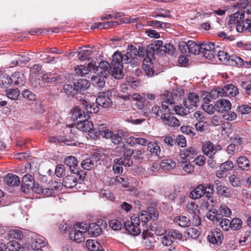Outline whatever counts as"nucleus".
<instances>
[{"label": "nucleus", "instance_id": "nucleus-42", "mask_svg": "<svg viewBox=\"0 0 251 251\" xmlns=\"http://www.w3.org/2000/svg\"><path fill=\"white\" fill-rule=\"evenodd\" d=\"M217 193L219 195L224 196L227 198H230L232 196V192L230 188L225 185H220L216 187Z\"/></svg>", "mask_w": 251, "mask_h": 251}, {"label": "nucleus", "instance_id": "nucleus-49", "mask_svg": "<svg viewBox=\"0 0 251 251\" xmlns=\"http://www.w3.org/2000/svg\"><path fill=\"white\" fill-rule=\"evenodd\" d=\"M219 215L221 216V219L223 216L229 217L231 214V210L226 205L222 204L220 206L218 210H217Z\"/></svg>", "mask_w": 251, "mask_h": 251}, {"label": "nucleus", "instance_id": "nucleus-26", "mask_svg": "<svg viewBox=\"0 0 251 251\" xmlns=\"http://www.w3.org/2000/svg\"><path fill=\"white\" fill-rule=\"evenodd\" d=\"M4 182L8 186L14 187L20 184V178L13 174H8L4 177Z\"/></svg>", "mask_w": 251, "mask_h": 251}, {"label": "nucleus", "instance_id": "nucleus-1", "mask_svg": "<svg viewBox=\"0 0 251 251\" xmlns=\"http://www.w3.org/2000/svg\"><path fill=\"white\" fill-rule=\"evenodd\" d=\"M75 127L81 131L89 132L90 136L94 139L100 138V136H101L106 139H110L115 145L119 144L122 140L119 134H114L105 124H102L94 128L93 123L86 120V118L77 121Z\"/></svg>", "mask_w": 251, "mask_h": 251}, {"label": "nucleus", "instance_id": "nucleus-33", "mask_svg": "<svg viewBox=\"0 0 251 251\" xmlns=\"http://www.w3.org/2000/svg\"><path fill=\"white\" fill-rule=\"evenodd\" d=\"M23 236V232L20 229H12L8 231L5 238L8 240L11 239L21 240Z\"/></svg>", "mask_w": 251, "mask_h": 251}, {"label": "nucleus", "instance_id": "nucleus-45", "mask_svg": "<svg viewBox=\"0 0 251 251\" xmlns=\"http://www.w3.org/2000/svg\"><path fill=\"white\" fill-rule=\"evenodd\" d=\"M217 50L216 54L218 59L224 64L227 65L230 55L226 52L221 50L220 48H219Z\"/></svg>", "mask_w": 251, "mask_h": 251}, {"label": "nucleus", "instance_id": "nucleus-15", "mask_svg": "<svg viewBox=\"0 0 251 251\" xmlns=\"http://www.w3.org/2000/svg\"><path fill=\"white\" fill-rule=\"evenodd\" d=\"M200 101L199 96L195 93H190L188 98L183 100L185 106L188 109H192L193 107H197Z\"/></svg>", "mask_w": 251, "mask_h": 251}, {"label": "nucleus", "instance_id": "nucleus-24", "mask_svg": "<svg viewBox=\"0 0 251 251\" xmlns=\"http://www.w3.org/2000/svg\"><path fill=\"white\" fill-rule=\"evenodd\" d=\"M77 180L79 181L76 176L68 175L63 178L62 184L66 188L71 189L76 185Z\"/></svg>", "mask_w": 251, "mask_h": 251}, {"label": "nucleus", "instance_id": "nucleus-55", "mask_svg": "<svg viewBox=\"0 0 251 251\" xmlns=\"http://www.w3.org/2000/svg\"><path fill=\"white\" fill-rule=\"evenodd\" d=\"M188 212L191 216L200 213L198 206L194 202H191L187 205Z\"/></svg>", "mask_w": 251, "mask_h": 251}, {"label": "nucleus", "instance_id": "nucleus-2", "mask_svg": "<svg viewBox=\"0 0 251 251\" xmlns=\"http://www.w3.org/2000/svg\"><path fill=\"white\" fill-rule=\"evenodd\" d=\"M165 99L162 102L161 107L157 105L152 107V113L156 117L160 116L161 119L164 125L170 127H178L180 126L179 121L173 116L174 113L171 112L169 105L174 102V96L172 93L166 91L164 93Z\"/></svg>", "mask_w": 251, "mask_h": 251}, {"label": "nucleus", "instance_id": "nucleus-14", "mask_svg": "<svg viewBox=\"0 0 251 251\" xmlns=\"http://www.w3.org/2000/svg\"><path fill=\"white\" fill-rule=\"evenodd\" d=\"M108 92H102L99 93L96 99V103L103 108H109L112 105V101L109 98Z\"/></svg>", "mask_w": 251, "mask_h": 251}, {"label": "nucleus", "instance_id": "nucleus-16", "mask_svg": "<svg viewBox=\"0 0 251 251\" xmlns=\"http://www.w3.org/2000/svg\"><path fill=\"white\" fill-rule=\"evenodd\" d=\"M209 242L213 244H221L223 240V235L221 230L216 228L212 229L210 234L208 235Z\"/></svg>", "mask_w": 251, "mask_h": 251}, {"label": "nucleus", "instance_id": "nucleus-41", "mask_svg": "<svg viewBox=\"0 0 251 251\" xmlns=\"http://www.w3.org/2000/svg\"><path fill=\"white\" fill-rule=\"evenodd\" d=\"M176 166L175 161L171 158H165L160 163L161 168L164 170H170L174 168Z\"/></svg>", "mask_w": 251, "mask_h": 251}, {"label": "nucleus", "instance_id": "nucleus-22", "mask_svg": "<svg viewBox=\"0 0 251 251\" xmlns=\"http://www.w3.org/2000/svg\"><path fill=\"white\" fill-rule=\"evenodd\" d=\"M147 150L152 156L160 157L161 151L160 146L157 141L149 142L147 146Z\"/></svg>", "mask_w": 251, "mask_h": 251}, {"label": "nucleus", "instance_id": "nucleus-44", "mask_svg": "<svg viewBox=\"0 0 251 251\" xmlns=\"http://www.w3.org/2000/svg\"><path fill=\"white\" fill-rule=\"evenodd\" d=\"M206 217L209 220L215 222H218L221 219V216L219 215L218 211L216 209H209Z\"/></svg>", "mask_w": 251, "mask_h": 251}, {"label": "nucleus", "instance_id": "nucleus-17", "mask_svg": "<svg viewBox=\"0 0 251 251\" xmlns=\"http://www.w3.org/2000/svg\"><path fill=\"white\" fill-rule=\"evenodd\" d=\"M125 100H135V105L139 109H143L144 108L145 98L138 93H134L132 95H127L122 96Z\"/></svg>", "mask_w": 251, "mask_h": 251}, {"label": "nucleus", "instance_id": "nucleus-8", "mask_svg": "<svg viewBox=\"0 0 251 251\" xmlns=\"http://www.w3.org/2000/svg\"><path fill=\"white\" fill-rule=\"evenodd\" d=\"M124 227L127 233L133 236H137L141 232L138 220L134 218V216L131 217L130 221H127L124 223Z\"/></svg>", "mask_w": 251, "mask_h": 251}, {"label": "nucleus", "instance_id": "nucleus-52", "mask_svg": "<svg viewBox=\"0 0 251 251\" xmlns=\"http://www.w3.org/2000/svg\"><path fill=\"white\" fill-rule=\"evenodd\" d=\"M6 94L8 98L16 100L18 99L20 95V91L18 88L9 89L6 90Z\"/></svg>", "mask_w": 251, "mask_h": 251}, {"label": "nucleus", "instance_id": "nucleus-28", "mask_svg": "<svg viewBox=\"0 0 251 251\" xmlns=\"http://www.w3.org/2000/svg\"><path fill=\"white\" fill-rule=\"evenodd\" d=\"M227 65L236 66L238 67H246L245 61H244L240 57H239L235 54L230 55Z\"/></svg>", "mask_w": 251, "mask_h": 251}, {"label": "nucleus", "instance_id": "nucleus-51", "mask_svg": "<svg viewBox=\"0 0 251 251\" xmlns=\"http://www.w3.org/2000/svg\"><path fill=\"white\" fill-rule=\"evenodd\" d=\"M164 142L169 147H173L176 145V141L174 135H167L163 137Z\"/></svg>", "mask_w": 251, "mask_h": 251}, {"label": "nucleus", "instance_id": "nucleus-13", "mask_svg": "<svg viewBox=\"0 0 251 251\" xmlns=\"http://www.w3.org/2000/svg\"><path fill=\"white\" fill-rule=\"evenodd\" d=\"M219 91V94H222V96H226L229 98L235 97L239 94L238 89L233 84H230L225 86L223 88L217 89Z\"/></svg>", "mask_w": 251, "mask_h": 251}, {"label": "nucleus", "instance_id": "nucleus-59", "mask_svg": "<svg viewBox=\"0 0 251 251\" xmlns=\"http://www.w3.org/2000/svg\"><path fill=\"white\" fill-rule=\"evenodd\" d=\"M236 110L239 115L248 114L251 112V107L249 105H241L238 106Z\"/></svg>", "mask_w": 251, "mask_h": 251}, {"label": "nucleus", "instance_id": "nucleus-34", "mask_svg": "<svg viewBox=\"0 0 251 251\" xmlns=\"http://www.w3.org/2000/svg\"><path fill=\"white\" fill-rule=\"evenodd\" d=\"M237 163L238 168L241 170L248 171L250 169V161L246 156L239 157L237 159Z\"/></svg>", "mask_w": 251, "mask_h": 251}, {"label": "nucleus", "instance_id": "nucleus-27", "mask_svg": "<svg viewBox=\"0 0 251 251\" xmlns=\"http://www.w3.org/2000/svg\"><path fill=\"white\" fill-rule=\"evenodd\" d=\"M71 119L73 121H77L78 119L83 120L86 118L85 112L79 106H75L72 110Z\"/></svg>", "mask_w": 251, "mask_h": 251}, {"label": "nucleus", "instance_id": "nucleus-60", "mask_svg": "<svg viewBox=\"0 0 251 251\" xmlns=\"http://www.w3.org/2000/svg\"><path fill=\"white\" fill-rule=\"evenodd\" d=\"M22 96L25 99H26L28 100H35L37 99L36 95L32 92L25 89L22 92Z\"/></svg>", "mask_w": 251, "mask_h": 251}, {"label": "nucleus", "instance_id": "nucleus-20", "mask_svg": "<svg viewBox=\"0 0 251 251\" xmlns=\"http://www.w3.org/2000/svg\"><path fill=\"white\" fill-rule=\"evenodd\" d=\"M219 91L217 89L213 90L211 92H205L202 95L203 103L202 104H208L209 102L211 101L212 99H216L219 96H222V94H219Z\"/></svg>", "mask_w": 251, "mask_h": 251}, {"label": "nucleus", "instance_id": "nucleus-9", "mask_svg": "<svg viewBox=\"0 0 251 251\" xmlns=\"http://www.w3.org/2000/svg\"><path fill=\"white\" fill-rule=\"evenodd\" d=\"M154 58L153 53L151 51L147 52V57L143 61L142 68L145 75L148 77H152L154 75L155 71L151 58Z\"/></svg>", "mask_w": 251, "mask_h": 251}, {"label": "nucleus", "instance_id": "nucleus-21", "mask_svg": "<svg viewBox=\"0 0 251 251\" xmlns=\"http://www.w3.org/2000/svg\"><path fill=\"white\" fill-rule=\"evenodd\" d=\"M215 106L217 110L223 112L229 111L231 109V104L229 100L222 99L216 101Z\"/></svg>", "mask_w": 251, "mask_h": 251}, {"label": "nucleus", "instance_id": "nucleus-64", "mask_svg": "<svg viewBox=\"0 0 251 251\" xmlns=\"http://www.w3.org/2000/svg\"><path fill=\"white\" fill-rule=\"evenodd\" d=\"M169 236L173 239L181 240L182 238V235L181 233L176 229H171L168 231Z\"/></svg>", "mask_w": 251, "mask_h": 251}, {"label": "nucleus", "instance_id": "nucleus-6", "mask_svg": "<svg viewBox=\"0 0 251 251\" xmlns=\"http://www.w3.org/2000/svg\"><path fill=\"white\" fill-rule=\"evenodd\" d=\"M134 216V218L138 220V222L140 225L141 222L143 226L146 225L150 220H155L159 216L157 210L153 207L148 208L147 210H142L138 215V216Z\"/></svg>", "mask_w": 251, "mask_h": 251}, {"label": "nucleus", "instance_id": "nucleus-58", "mask_svg": "<svg viewBox=\"0 0 251 251\" xmlns=\"http://www.w3.org/2000/svg\"><path fill=\"white\" fill-rule=\"evenodd\" d=\"M21 248V244L16 241H10L7 244L5 249L9 251H18Z\"/></svg>", "mask_w": 251, "mask_h": 251}, {"label": "nucleus", "instance_id": "nucleus-25", "mask_svg": "<svg viewBox=\"0 0 251 251\" xmlns=\"http://www.w3.org/2000/svg\"><path fill=\"white\" fill-rule=\"evenodd\" d=\"M94 67V63L92 62L89 63L87 66L83 65H77L75 68L76 73L80 76H86L88 75L89 72L93 71V67Z\"/></svg>", "mask_w": 251, "mask_h": 251}, {"label": "nucleus", "instance_id": "nucleus-56", "mask_svg": "<svg viewBox=\"0 0 251 251\" xmlns=\"http://www.w3.org/2000/svg\"><path fill=\"white\" fill-rule=\"evenodd\" d=\"M228 180L231 185L234 187L240 186L242 182L240 178L235 175L229 176Z\"/></svg>", "mask_w": 251, "mask_h": 251}, {"label": "nucleus", "instance_id": "nucleus-30", "mask_svg": "<svg viewBox=\"0 0 251 251\" xmlns=\"http://www.w3.org/2000/svg\"><path fill=\"white\" fill-rule=\"evenodd\" d=\"M70 135L69 136V138H67L66 136L65 137H52L50 138V142H52L55 143H64L65 144L67 145H70V142L73 141L74 138V134L70 132Z\"/></svg>", "mask_w": 251, "mask_h": 251}, {"label": "nucleus", "instance_id": "nucleus-47", "mask_svg": "<svg viewBox=\"0 0 251 251\" xmlns=\"http://www.w3.org/2000/svg\"><path fill=\"white\" fill-rule=\"evenodd\" d=\"M59 79V76L54 73L50 72L44 74L42 76L43 81H45L47 83L53 82Z\"/></svg>", "mask_w": 251, "mask_h": 251}, {"label": "nucleus", "instance_id": "nucleus-7", "mask_svg": "<svg viewBox=\"0 0 251 251\" xmlns=\"http://www.w3.org/2000/svg\"><path fill=\"white\" fill-rule=\"evenodd\" d=\"M219 43L203 42L201 44V52L203 56L208 59L214 58L217 50L221 48Z\"/></svg>", "mask_w": 251, "mask_h": 251}, {"label": "nucleus", "instance_id": "nucleus-50", "mask_svg": "<svg viewBox=\"0 0 251 251\" xmlns=\"http://www.w3.org/2000/svg\"><path fill=\"white\" fill-rule=\"evenodd\" d=\"M147 25L149 26L160 28L168 27L170 25L169 23L156 20H149L147 22Z\"/></svg>", "mask_w": 251, "mask_h": 251}, {"label": "nucleus", "instance_id": "nucleus-4", "mask_svg": "<svg viewBox=\"0 0 251 251\" xmlns=\"http://www.w3.org/2000/svg\"><path fill=\"white\" fill-rule=\"evenodd\" d=\"M122 54L119 51L115 52L112 55V60L110 63L111 74L116 79L122 78L123 72Z\"/></svg>", "mask_w": 251, "mask_h": 251}, {"label": "nucleus", "instance_id": "nucleus-37", "mask_svg": "<svg viewBox=\"0 0 251 251\" xmlns=\"http://www.w3.org/2000/svg\"><path fill=\"white\" fill-rule=\"evenodd\" d=\"M92 53L91 49L88 47H85L84 48H80L78 51V58L81 60H87Z\"/></svg>", "mask_w": 251, "mask_h": 251}, {"label": "nucleus", "instance_id": "nucleus-57", "mask_svg": "<svg viewBox=\"0 0 251 251\" xmlns=\"http://www.w3.org/2000/svg\"><path fill=\"white\" fill-rule=\"evenodd\" d=\"M92 84L99 87V88H103L105 85V81L103 77L100 76H92Z\"/></svg>", "mask_w": 251, "mask_h": 251}, {"label": "nucleus", "instance_id": "nucleus-3", "mask_svg": "<svg viewBox=\"0 0 251 251\" xmlns=\"http://www.w3.org/2000/svg\"><path fill=\"white\" fill-rule=\"evenodd\" d=\"M213 194V185L211 184L205 185L203 184L199 185L196 188L194 189L190 194V197L192 199H198L201 198L204 195L210 200V202H213V200L211 199Z\"/></svg>", "mask_w": 251, "mask_h": 251}, {"label": "nucleus", "instance_id": "nucleus-38", "mask_svg": "<svg viewBox=\"0 0 251 251\" xmlns=\"http://www.w3.org/2000/svg\"><path fill=\"white\" fill-rule=\"evenodd\" d=\"M128 143L131 146L138 144L142 146H148L149 141L146 138L141 137H130L127 140Z\"/></svg>", "mask_w": 251, "mask_h": 251}, {"label": "nucleus", "instance_id": "nucleus-46", "mask_svg": "<svg viewBox=\"0 0 251 251\" xmlns=\"http://www.w3.org/2000/svg\"><path fill=\"white\" fill-rule=\"evenodd\" d=\"M124 223L121 219H112L109 222V226L113 230H118L122 228Z\"/></svg>", "mask_w": 251, "mask_h": 251}, {"label": "nucleus", "instance_id": "nucleus-39", "mask_svg": "<svg viewBox=\"0 0 251 251\" xmlns=\"http://www.w3.org/2000/svg\"><path fill=\"white\" fill-rule=\"evenodd\" d=\"M187 46H188L190 55L191 54H199L201 52V45L197 44L195 42L189 40L187 42ZM187 48H188V47Z\"/></svg>", "mask_w": 251, "mask_h": 251}, {"label": "nucleus", "instance_id": "nucleus-23", "mask_svg": "<svg viewBox=\"0 0 251 251\" xmlns=\"http://www.w3.org/2000/svg\"><path fill=\"white\" fill-rule=\"evenodd\" d=\"M74 86L76 92L81 93L89 87L90 83L86 79H78L77 82L74 83Z\"/></svg>", "mask_w": 251, "mask_h": 251}, {"label": "nucleus", "instance_id": "nucleus-62", "mask_svg": "<svg viewBox=\"0 0 251 251\" xmlns=\"http://www.w3.org/2000/svg\"><path fill=\"white\" fill-rule=\"evenodd\" d=\"M242 220L238 218H235L230 221L231 228L234 230H237L242 227Z\"/></svg>", "mask_w": 251, "mask_h": 251}, {"label": "nucleus", "instance_id": "nucleus-35", "mask_svg": "<svg viewBox=\"0 0 251 251\" xmlns=\"http://www.w3.org/2000/svg\"><path fill=\"white\" fill-rule=\"evenodd\" d=\"M69 237L72 240L76 243H81L85 240V234L79 232L76 229H73L69 233Z\"/></svg>", "mask_w": 251, "mask_h": 251}, {"label": "nucleus", "instance_id": "nucleus-63", "mask_svg": "<svg viewBox=\"0 0 251 251\" xmlns=\"http://www.w3.org/2000/svg\"><path fill=\"white\" fill-rule=\"evenodd\" d=\"M180 131L187 135H189L190 137H194L196 133L194 131V128L189 126H182L180 127Z\"/></svg>", "mask_w": 251, "mask_h": 251}, {"label": "nucleus", "instance_id": "nucleus-43", "mask_svg": "<svg viewBox=\"0 0 251 251\" xmlns=\"http://www.w3.org/2000/svg\"><path fill=\"white\" fill-rule=\"evenodd\" d=\"M12 83L11 78L5 74H0V87L7 88Z\"/></svg>", "mask_w": 251, "mask_h": 251}, {"label": "nucleus", "instance_id": "nucleus-19", "mask_svg": "<svg viewBox=\"0 0 251 251\" xmlns=\"http://www.w3.org/2000/svg\"><path fill=\"white\" fill-rule=\"evenodd\" d=\"M197 155V151L195 148L189 147L180 151V157L183 159L189 160L193 158Z\"/></svg>", "mask_w": 251, "mask_h": 251}, {"label": "nucleus", "instance_id": "nucleus-53", "mask_svg": "<svg viewBox=\"0 0 251 251\" xmlns=\"http://www.w3.org/2000/svg\"><path fill=\"white\" fill-rule=\"evenodd\" d=\"M47 241L46 239L43 237H39L36 238L32 243V247L33 248H40L44 247L46 245Z\"/></svg>", "mask_w": 251, "mask_h": 251}, {"label": "nucleus", "instance_id": "nucleus-40", "mask_svg": "<svg viewBox=\"0 0 251 251\" xmlns=\"http://www.w3.org/2000/svg\"><path fill=\"white\" fill-rule=\"evenodd\" d=\"M174 221L182 227L189 226L191 224V220L186 216L180 215L176 217Z\"/></svg>", "mask_w": 251, "mask_h": 251}, {"label": "nucleus", "instance_id": "nucleus-10", "mask_svg": "<svg viewBox=\"0 0 251 251\" xmlns=\"http://www.w3.org/2000/svg\"><path fill=\"white\" fill-rule=\"evenodd\" d=\"M101 157L100 153L95 152L89 158L82 160L81 162V166L84 170H91L94 167V162H97L100 159Z\"/></svg>", "mask_w": 251, "mask_h": 251}, {"label": "nucleus", "instance_id": "nucleus-32", "mask_svg": "<svg viewBox=\"0 0 251 251\" xmlns=\"http://www.w3.org/2000/svg\"><path fill=\"white\" fill-rule=\"evenodd\" d=\"M88 232L91 236L97 237L101 233L102 228L96 223H91L89 225Z\"/></svg>", "mask_w": 251, "mask_h": 251}, {"label": "nucleus", "instance_id": "nucleus-36", "mask_svg": "<svg viewBox=\"0 0 251 251\" xmlns=\"http://www.w3.org/2000/svg\"><path fill=\"white\" fill-rule=\"evenodd\" d=\"M86 247L90 251H103L101 245L95 240H88Z\"/></svg>", "mask_w": 251, "mask_h": 251}, {"label": "nucleus", "instance_id": "nucleus-54", "mask_svg": "<svg viewBox=\"0 0 251 251\" xmlns=\"http://www.w3.org/2000/svg\"><path fill=\"white\" fill-rule=\"evenodd\" d=\"M244 18V12H235L232 16H231L230 18V21L231 22H233L235 24H238L239 23L242 22V20Z\"/></svg>", "mask_w": 251, "mask_h": 251}, {"label": "nucleus", "instance_id": "nucleus-61", "mask_svg": "<svg viewBox=\"0 0 251 251\" xmlns=\"http://www.w3.org/2000/svg\"><path fill=\"white\" fill-rule=\"evenodd\" d=\"M30 81L31 85L37 90L40 89L43 86L42 80L39 78L32 77Z\"/></svg>", "mask_w": 251, "mask_h": 251}, {"label": "nucleus", "instance_id": "nucleus-11", "mask_svg": "<svg viewBox=\"0 0 251 251\" xmlns=\"http://www.w3.org/2000/svg\"><path fill=\"white\" fill-rule=\"evenodd\" d=\"M93 72L98 75L100 74L101 76L107 75V73L111 74L110 64H109L106 61H102L100 62L99 66H97L94 63Z\"/></svg>", "mask_w": 251, "mask_h": 251}, {"label": "nucleus", "instance_id": "nucleus-12", "mask_svg": "<svg viewBox=\"0 0 251 251\" xmlns=\"http://www.w3.org/2000/svg\"><path fill=\"white\" fill-rule=\"evenodd\" d=\"M115 164L113 165L112 169L115 174H120L123 173V169L122 165L125 167H130L133 164L131 160L123 159L122 158L114 160Z\"/></svg>", "mask_w": 251, "mask_h": 251}, {"label": "nucleus", "instance_id": "nucleus-18", "mask_svg": "<svg viewBox=\"0 0 251 251\" xmlns=\"http://www.w3.org/2000/svg\"><path fill=\"white\" fill-rule=\"evenodd\" d=\"M202 151L205 155L209 157H213L217 152L216 148H214V144L210 141H206L202 143Z\"/></svg>", "mask_w": 251, "mask_h": 251}, {"label": "nucleus", "instance_id": "nucleus-29", "mask_svg": "<svg viewBox=\"0 0 251 251\" xmlns=\"http://www.w3.org/2000/svg\"><path fill=\"white\" fill-rule=\"evenodd\" d=\"M11 79L12 83L16 85L23 86L26 81V79L24 75L20 72H15L12 75Z\"/></svg>", "mask_w": 251, "mask_h": 251}, {"label": "nucleus", "instance_id": "nucleus-48", "mask_svg": "<svg viewBox=\"0 0 251 251\" xmlns=\"http://www.w3.org/2000/svg\"><path fill=\"white\" fill-rule=\"evenodd\" d=\"M34 183V181H26V182L22 181L21 190L22 192L25 194H29Z\"/></svg>", "mask_w": 251, "mask_h": 251}, {"label": "nucleus", "instance_id": "nucleus-5", "mask_svg": "<svg viewBox=\"0 0 251 251\" xmlns=\"http://www.w3.org/2000/svg\"><path fill=\"white\" fill-rule=\"evenodd\" d=\"M64 164L69 168L70 172L78 177V180L83 181L87 175L86 172L79 170L78 166V161L77 158L74 156H69L65 158Z\"/></svg>", "mask_w": 251, "mask_h": 251}, {"label": "nucleus", "instance_id": "nucleus-31", "mask_svg": "<svg viewBox=\"0 0 251 251\" xmlns=\"http://www.w3.org/2000/svg\"><path fill=\"white\" fill-rule=\"evenodd\" d=\"M80 103L86 109L87 112L90 113H96L99 111V107L94 103L92 104L88 103L85 100H80Z\"/></svg>", "mask_w": 251, "mask_h": 251}]
</instances>
